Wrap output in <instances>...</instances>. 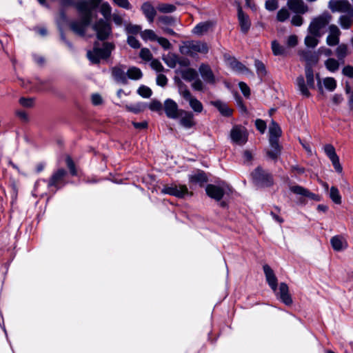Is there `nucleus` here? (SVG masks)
Returning <instances> with one entry per match:
<instances>
[{
	"mask_svg": "<svg viewBox=\"0 0 353 353\" xmlns=\"http://www.w3.org/2000/svg\"><path fill=\"white\" fill-rule=\"evenodd\" d=\"M219 112L224 117H229L232 113V110L224 102L221 101H215L211 103Z\"/></svg>",
	"mask_w": 353,
	"mask_h": 353,
	"instance_id": "a878e982",
	"label": "nucleus"
},
{
	"mask_svg": "<svg viewBox=\"0 0 353 353\" xmlns=\"http://www.w3.org/2000/svg\"><path fill=\"white\" fill-rule=\"evenodd\" d=\"M137 93L143 98H149L152 95V90L145 85H141L137 90Z\"/></svg>",
	"mask_w": 353,
	"mask_h": 353,
	"instance_id": "49530a36",
	"label": "nucleus"
},
{
	"mask_svg": "<svg viewBox=\"0 0 353 353\" xmlns=\"http://www.w3.org/2000/svg\"><path fill=\"white\" fill-rule=\"evenodd\" d=\"M163 60L170 68H174L179 62L178 57L173 53H168L163 57Z\"/></svg>",
	"mask_w": 353,
	"mask_h": 353,
	"instance_id": "72a5a7b5",
	"label": "nucleus"
},
{
	"mask_svg": "<svg viewBox=\"0 0 353 353\" xmlns=\"http://www.w3.org/2000/svg\"><path fill=\"white\" fill-rule=\"evenodd\" d=\"M239 88H240L241 92H243V94L245 97H249L250 94L249 87L243 82H240L239 83Z\"/></svg>",
	"mask_w": 353,
	"mask_h": 353,
	"instance_id": "774afa93",
	"label": "nucleus"
},
{
	"mask_svg": "<svg viewBox=\"0 0 353 353\" xmlns=\"http://www.w3.org/2000/svg\"><path fill=\"white\" fill-rule=\"evenodd\" d=\"M141 10L149 22L152 23L156 16V10L154 7L149 3H145L143 4Z\"/></svg>",
	"mask_w": 353,
	"mask_h": 353,
	"instance_id": "c85d7f7f",
	"label": "nucleus"
},
{
	"mask_svg": "<svg viewBox=\"0 0 353 353\" xmlns=\"http://www.w3.org/2000/svg\"><path fill=\"white\" fill-rule=\"evenodd\" d=\"M331 21L332 16L328 12H323L313 18L307 28L308 33L321 37L324 34L325 28Z\"/></svg>",
	"mask_w": 353,
	"mask_h": 353,
	"instance_id": "7ed1b4c3",
	"label": "nucleus"
},
{
	"mask_svg": "<svg viewBox=\"0 0 353 353\" xmlns=\"http://www.w3.org/2000/svg\"><path fill=\"white\" fill-rule=\"evenodd\" d=\"M255 67L258 73V75L260 77H263L265 74V68L264 64L260 61H255Z\"/></svg>",
	"mask_w": 353,
	"mask_h": 353,
	"instance_id": "603ef678",
	"label": "nucleus"
},
{
	"mask_svg": "<svg viewBox=\"0 0 353 353\" xmlns=\"http://www.w3.org/2000/svg\"><path fill=\"white\" fill-rule=\"evenodd\" d=\"M100 0H79L76 3V8L80 14V21L71 23L70 28L76 34L83 35L88 26L97 16L96 9Z\"/></svg>",
	"mask_w": 353,
	"mask_h": 353,
	"instance_id": "f257e3e1",
	"label": "nucleus"
},
{
	"mask_svg": "<svg viewBox=\"0 0 353 353\" xmlns=\"http://www.w3.org/2000/svg\"><path fill=\"white\" fill-rule=\"evenodd\" d=\"M93 30L96 32L97 38L101 40L106 39L111 34L110 23L103 19H99L92 26Z\"/></svg>",
	"mask_w": 353,
	"mask_h": 353,
	"instance_id": "0eeeda50",
	"label": "nucleus"
},
{
	"mask_svg": "<svg viewBox=\"0 0 353 353\" xmlns=\"http://www.w3.org/2000/svg\"><path fill=\"white\" fill-rule=\"evenodd\" d=\"M112 8L107 2L103 3L100 7V12L105 18V21H109L111 15Z\"/></svg>",
	"mask_w": 353,
	"mask_h": 353,
	"instance_id": "58836bf2",
	"label": "nucleus"
},
{
	"mask_svg": "<svg viewBox=\"0 0 353 353\" xmlns=\"http://www.w3.org/2000/svg\"><path fill=\"white\" fill-rule=\"evenodd\" d=\"M227 190H230L228 185H223L222 186H216L214 185H208L205 189L207 194L217 201L221 199Z\"/></svg>",
	"mask_w": 353,
	"mask_h": 353,
	"instance_id": "9b49d317",
	"label": "nucleus"
},
{
	"mask_svg": "<svg viewBox=\"0 0 353 353\" xmlns=\"http://www.w3.org/2000/svg\"><path fill=\"white\" fill-rule=\"evenodd\" d=\"M126 74L127 78L128 77L132 80H139L143 76L141 70L139 68L134 66L130 67L126 72Z\"/></svg>",
	"mask_w": 353,
	"mask_h": 353,
	"instance_id": "2f4dec72",
	"label": "nucleus"
},
{
	"mask_svg": "<svg viewBox=\"0 0 353 353\" xmlns=\"http://www.w3.org/2000/svg\"><path fill=\"white\" fill-rule=\"evenodd\" d=\"M161 192L163 194H170L178 198H183L187 194L192 195V193L188 191L186 185H178L174 183L164 185L161 190Z\"/></svg>",
	"mask_w": 353,
	"mask_h": 353,
	"instance_id": "423d86ee",
	"label": "nucleus"
},
{
	"mask_svg": "<svg viewBox=\"0 0 353 353\" xmlns=\"http://www.w3.org/2000/svg\"><path fill=\"white\" fill-rule=\"evenodd\" d=\"M290 13L285 8H283L279 10L276 15V19L279 21L283 22L288 19Z\"/></svg>",
	"mask_w": 353,
	"mask_h": 353,
	"instance_id": "8fccbe9b",
	"label": "nucleus"
},
{
	"mask_svg": "<svg viewBox=\"0 0 353 353\" xmlns=\"http://www.w3.org/2000/svg\"><path fill=\"white\" fill-rule=\"evenodd\" d=\"M112 75L114 79L119 83L126 84L128 78L126 72L121 67H114L112 69Z\"/></svg>",
	"mask_w": 353,
	"mask_h": 353,
	"instance_id": "aec40b11",
	"label": "nucleus"
},
{
	"mask_svg": "<svg viewBox=\"0 0 353 353\" xmlns=\"http://www.w3.org/2000/svg\"><path fill=\"white\" fill-rule=\"evenodd\" d=\"M325 65L330 72H334L339 70V63L337 60L330 58L325 61Z\"/></svg>",
	"mask_w": 353,
	"mask_h": 353,
	"instance_id": "4c0bfd02",
	"label": "nucleus"
},
{
	"mask_svg": "<svg viewBox=\"0 0 353 353\" xmlns=\"http://www.w3.org/2000/svg\"><path fill=\"white\" fill-rule=\"evenodd\" d=\"M341 32L335 24L328 26V34L326 37V43L329 46H335L339 43Z\"/></svg>",
	"mask_w": 353,
	"mask_h": 353,
	"instance_id": "9d476101",
	"label": "nucleus"
},
{
	"mask_svg": "<svg viewBox=\"0 0 353 353\" xmlns=\"http://www.w3.org/2000/svg\"><path fill=\"white\" fill-rule=\"evenodd\" d=\"M163 109L166 116L170 119L178 118L181 110L178 108L176 103L170 99H168L164 101Z\"/></svg>",
	"mask_w": 353,
	"mask_h": 353,
	"instance_id": "f8f14e48",
	"label": "nucleus"
},
{
	"mask_svg": "<svg viewBox=\"0 0 353 353\" xmlns=\"http://www.w3.org/2000/svg\"><path fill=\"white\" fill-rule=\"evenodd\" d=\"M342 73L350 78H353V67L347 65L343 68Z\"/></svg>",
	"mask_w": 353,
	"mask_h": 353,
	"instance_id": "69168bd1",
	"label": "nucleus"
},
{
	"mask_svg": "<svg viewBox=\"0 0 353 353\" xmlns=\"http://www.w3.org/2000/svg\"><path fill=\"white\" fill-rule=\"evenodd\" d=\"M269 133V141H271L272 139H273L274 141H278V138L281 134V130L276 123L272 121L270 125Z\"/></svg>",
	"mask_w": 353,
	"mask_h": 353,
	"instance_id": "7c9ffc66",
	"label": "nucleus"
},
{
	"mask_svg": "<svg viewBox=\"0 0 353 353\" xmlns=\"http://www.w3.org/2000/svg\"><path fill=\"white\" fill-rule=\"evenodd\" d=\"M141 37L144 41H156L158 36L152 30H145L141 32Z\"/></svg>",
	"mask_w": 353,
	"mask_h": 353,
	"instance_id": "ea45409f",
	"label": "nucleus"
},
{
	"mask_svg": "<svg viewBox=\"0 0 353 353\" xmlns=\"http://www.w3.org/2000/svg\"><path fill=\"white\" fill-rule=\"evenodd\" d=\"M329 196L330 199L336 204H341V196L340 194L339 189L335 186H332L330 192Z\"/></svg>",
	"mask_w": 353,
	"mask_h": 353,
	"instance_id": "473e14b6",
	"label": "nucleus"
},
{
	"mask_svg": "<svg viewBox=\"0 0 353 353\" xmlns=\"http://www.w3.org/2000/svg\"><path fill=\"white\" fill-rule=\"evenodd\" d=\"M329 8L333 12H349L351 5L347 1H331L329 2Z\"/></svg>",
	"mask_w": 353,
	"mask_h": 353,
	"instance_id": "2eb2a0df",
	"label": "nucleus"
},
{
	"mask_svg": "<svg viewBox=\"0 0 353 353\" xmlns=\"http://www.w3.org/2000/svg\"><path fill=\"white\" fill-rule=\"evenodd\" d=\"M324 152L332 161L335 170L338 172H341L342 167L339 163V159L337 156L335 149L331 144H327L324 146Z\"/></svg>",
	"mask_w": 353,
	"mask_h": 353,
	"instance_id": "ddd939ff",
	"label": "nucleus"
},
{
	"mask_svg": "<svg viewBox=\"0 0 353 353\" xmlns=\"http://www.w3.org/2000/svg\"><path fill=\"white\" fill-rule=\"evenodd\" d=\"M19 103L26 108H31L34 105V99L32 98L22 97L19 99Z\"/></svg>",
	"mask_w": 353,
	"mask_h": 353,
	"instance_id": "6e6d98bb",
	"label": "nucleus"
},
{
	"mask_svg": "<svg viewBox=\"0 0 353 353\" xmlns=\"http://www.w3.org/2000/svg\"><path fill=\"white\" fill-rule=\"evenodd\" d=\"M139 57L145 61H149L152 59V54L148 48H143L139 52Z\"/></svg>",
	"mask_w": 353,
	"mask_h": 353,
	"instance_id": "de8ad7c7",
	"label": "nucleus"
},
{
	"mask_svg": "<svg viewBox=\"0 0 353 353\" xmlns=\"http://www.w3.org/2000/svg\"><path fill=\"white\" fill-rule=\"evenodd\" d=\"M125 30L128 34H133L139 33L141 28L139 26L129 24L126 26Z\"/></svg>",
	"mask_w": 353,
	"mask_h": 353,
	"instance_id": "4d7b16f0",
	"label": "nucleus"
},
{
	"mask_svg": "<svg viewBox=\"0 0 353 353\" xmlns=\"http://www.w3.org/2000/svg\"><path fill=\"white\" fill-rule=\"evenodd\" d=\"M333 249L336 251H341L347 246L345 239L340 236H334L330 240Z\"/></svg>",
	"mask_w": 353,
	"mask_h": 353,
	"instance_id": "b1692460",
	"label": "nucleus"
},
{
	"mask_svg": "<svg viewBox=\"0 0 353 353\" xmlns=\"http://www.w3.org/2000/svg\"><path fill=\"white\" fill-rule=\"evenodd\" d=\"M197 76L196 71L192 68H188L184 70L181 72V77L183 79L186 81H193L196 79Z\"/></svg>",
	"mask_w": 353,
	"mask_h": 353,
	"instance_id": "c9c22d12",
	"label": "nucleus"
},
{
	"mask_svg": "<svg viewBox=\"0 0 353 353\" xmlns=\"http://www.w3.org/2000/svg\"><path fill=\"white\" fill-rule=\"evenodd\" d=\"M212 26L213 23L210 21L201 22L193 28L192 33L198 36H201L208 32Z\"/></svg>",
	"mask_w": 353,
	"mask_h": 353,
	"instance_id": "4be33fe9",
	"label": "nucleus"
},
{
	"mask_svg": "<svg viewBox=\"0 0 353 353\" xmlns=\"http://www.w3.org/2000/svg\"><path fill=\"white\" fill-rule=\"evenodd\" d=\"M191 108L197 113L203 111V107L202 103L194 97L188 101Z\"/></svg>",
	"mask_w": 353,
	"mask_h": 353,
	"instance_id": "a19ab883",
	"label": "nucleus"
},
{
	"mask_svg": "<svg viewBox=\"0 0 353 353\" xmlns=\"http://www.w3.org/2000/svg\"><path fill=\"white\" fill-rule=\"evenodd\" d=\"M255 125L256 128L261 132L263 133L266 129L265 123L261 119L256 120Z\"/></svg>",
	"mask_w": 353,
	"mask_h": 353,
	"instance_id": "338daca9",
	"label": "nucleus"
},
{
	"mask_svg": "<svg viewBox=\"0 0 353 353\" xmlns=\"http://www.w3.org/2000/svg\"><path fill=\"white\" fill-rule=\"evenodd\" d=\"M127 42H128V45L130 47H132V48L137 49V48H139L141 46V44H140L139 40L133 36L129 35L128 37Z\"/></svg>",
	"mask_w": 353,
	"mask_h": 353,
	"instance_id": "864d4df0",
	"label": "nucleus"
},
{
	"mask_svg": "<svg viewBox=\"0 0 353 353\" xmlns=\"http://www.w3.org/2000/svg\"><path fill=\"white\" fill-rule=\"evenodd\" d=\"M270 145L267 155L272 159H276L281 154V147L279 145L278 141H274L273 139L270 141Z\"/></svg>",
	"mask_w": 353,
	"mask_h": 353,
	"instance_id": "412c9836",
	"label": "nucleus"
},
{
	"mask_svg": "<svg viewBox=\"0 0 353 353\" xmlns=\"http://www.w3.org/2000/svg\"><path fill=\"white\" fill-rule=\"evenodd\" d=\"M181 53L187 55H194L197 52L207 53L208 52V47L205 43L201 41H187L180 48Z\"/></svg>",
	"mask_w": 353,
	"mask_h": 353,
	"instance_id": "39448f33",
	"label": "nucleus"
},
{
	"mask_svg": "<svg viewBox=\"0 0 353 353\" xmlns=\"http://www.w3.org/2000/svg\"><path fill=\"white\" fill-rule=\"evenodd\" d=\"M288 6L291 10L296 13L303 14L308 10L307 6L303 0H289Z\"/></svg>",
	"mask_w": 353,
	"mask_h": 353,
	"instance_id": "a211bd4d",
	"label": "nucleus"
},
{
	"mask_svg": "<svg viewBox=\"0 0 353 353\" xmlns=\"http://www.w3.org/2000/svg\"><path fill=\"white\" fill-rule=\"evenodd\" d=\"M348 54V48L346 44L342 43L336 49V55L339 59L345 57Z\"/></svg>",
	"mask_w": 353,
	"mask_h": 353,
	"instance_id": "79ce46f5",
	"label": "nucleus"
},
{
	"mask_svg": "<svg viewBox=\"0 0 353 353\" xmlns=\"http://www.w3.org/2000/svg\"><path fill=\"white\" fill-rule=\"evenodd\" d=\"M179 117L180 123L185 128H190L194 125L192 113L185 110H181Z\"/></svg>",
	"mask_w": 353,
	"mask_h": 353,
	"instance_id": "6ab92c4d",
	"label": "nucleus"
},
{
	"mask_svg": "<svg viewBox=\"0 0 353 353\" xmlns=\"http://www.w3.org/2000/svg\"><path fill=\"white\" fill-rule=\"evenodd\" d=\"M230 138L233 143L242 145L248 141V133L243 128L235 126L230 132Z\"/></svg>",
	"mask_w": 353,
	"mask_h": 353,
	"instance_id": "1a4fd4ad",
	"label": "nucleus"
},
{
	"mask_svg": "<svg viewBox=\"0 0 353 353\" xmlns=\"http://www.w3.org/2000/svg\"><path fill=\"white\" fill-rule=\"evenodd\" d=\"M149 108L152 111H160L162 108V104L157 100H153L150 103Z\"/></svg>",
	"mask_w": 353,
	"mask_h": 353,
	"instance_id": "680f3d73",
	"label": "nucleus"
},
{
	"mask_svg": "<svg viewBox=\"0 0 353 353\" xmlns=\"http://www.w3.org/2000/svg\"><path fill=\"white\" fill-rule=\"evenodd\" d=\"M156 41L165 50L170 49L172 46L170 41L164 37H158Z\"/></svg>",
	"mask_w": 353,
	"mask_h": 353,
	"instance_id": "13d9d810",
	"label": "nucleus"
},
{
	"mask_svg": "<svg viewBox=\"0 0 353 353\" xmlns=\"http://www.w3.org/2000/svg\"><path fill=\"white\" fill-rule=\"evenodd\" d=\"M339 23L343 29L347 30L350 28L353 23V19L351 17L341 15L339 18Z\"/></svg>",
	"mask_w": 353,
	"mask_h": 353,
	"instance_id": "f704fd0d",
	"label": "nucleus"
},
{
	"mask_svg": "<svg viewBox=\"0 0 353 353\" xmlns=\"http://www.w3.org/2000/svg\"><path fill=\"white\" fill-rule=\"evenodd\" d=\"M272 50L276 56L283 55L285 53V48L281 46L276 41L272 42Z\"/></svg>",
	"mask_w": 353,
	"mask_h": 353,
	"instance_id": "37998d69",
	"label": "nucleus"
},
{
	"mask_svg": "<svg viewBox=\"0 0 353 353\" xmlns=\"http://www.w3.org/2000/svg\"><path fill=\"white\" fill-rule=\"evenodd\" d=\"M125 109L129 112H132L137 114V113H139V112L143 111L144 105L142 103H138L136 105H125Z\"/></svg>",
	"mask_w": 353,
	"mask_h": 353,
	"instance_id": "09e8293b",
	"label": "nucleus"
},
{
	"mask_svg": "<svg viewBox=\"0 0 353 353\" xmlns=\"http://www.w3.org/2000/svg\"><path fill=\"white\" fill-rule=\"evenodd\" d=\"M319 37L314 34H308L305 37L304 42L306 46L309 48H315L319 43Z\"/></svg>",
	"mask_w": 353,
	"mask_h": 353,
	"instance_id": "e433bc0d",
	"label": "nucleus"
},
{
	"mask_svg": "<svg viewBox=\"0 0 353 353\" xmlns=\"http://www.w3.org/2000/svg\"><path fill=\"white\" fill-rule=\"evenodd\" d=\"M157 9L159 12L163 13H170L175 10L176 8L172 4H159L157 7Z\"/></svg>",
	"mask_w": 353,
	"mask_h": 353,
	"instance_id": "a18cd8bd",
	"label": "nucleus"
},
{
	"mask_svg": "<svg viewBox=\"0 0 353 353\" xmlns=\"http://www.w3.org/2000/svg\"><path fill=\"white\" fill-rule=\"evenodd\" d=\"M265 8L269 11H274L279 7L277 0H268L265 4Z\"/></svg>",
	"mask_w": 353,
	"mask_h": 353,
	"instance_id": "5fc2aeb1",
	"label": "nucleus"
},
{
	"mask_svg": "<svg viewBox=\"0 0 353 353\" xmlns=\"http://www.w3.org/2000/svg\"><path fill=\"white\" fill-rule=\"evenodd\" d=\"M263 268L266 281L268 282L271 289L274 292H276L277 290V279L274 273V271L268 265H263Z\"/></svg>",
	"mask_w": 353,
	"mask_h": 353,
	"instance_id": "dca6fc26",
	"label": "nucleus"
},
{
	"mask_svg": "<svg viewBox=\"0 0 353 353\" xmlns=\"http://www.w3.org/2000/svg\"><path fill=\"white\" fill-rule=\"evenodd\" d=\"M159 22L165 26H172L176 22V19L168 16H163L159 18Z\"/></svg>",
	"mask_w": 353,
	"mask_h": 353,
	"instance_id": "3c124183",
	"label": "nucleus"
},
{
	"mask_svg": "<svg viewBox=\"0 0 353 353\" xmlns=\"http://www.w3.org/2000/svg\"><path fill=\"white\" fill-rule=\"evenodd\" d=\"M290 191L293 193L299 195H301L307 198H310L314 201H320V196L316 195L312 192H310L308 190L299 186V185H293L290 188Z\"/></svg>",
	"mask_w": 353,
	"mask_h": 353,
	"instance_id": "f3484780",
	"label": "nucleus"
},
{
	"mask_svg": "<svg viewBox=\"0 0 353 353\" xmlns=\"http://www.w3.org/2000/svg\"><path fill=\"white\" fill-rule=\"evenodd\" d=\"M274 292L276 293V297L286 305H290L292 303V299L289 293L288 286L286 283H280L279 291Z\"/></svg>",
	"mask_w": 353,
	"mask_h": 353,
	"instance_id": "4468645a",
	"label": "nucleus"
},
{
	"mask_svg": "<svg viewBox=\"0 0 353 353\" xmlns=\"http://www.w3.org/2000/svg\"><path fill=\"white\" fill-rule=\"evenodd\" d=\"M189 180L190 182L192 183H198L202 185L204 183L207 181V178L203 172H197L195 174L190 175Z\"/></svg>",
	"mask_w": 353,
	"mask_h": 353,
	"instance_id": "c756f323",
	"label": "nucleus"
},
{
	"mask_svg": "<svg viewBox=\"0 0 353 353\" xmlns=\"http://www.w3.org/2000/svg\"><path fill=\"white\" fill-rule=\"evenodd\" d=\"M114 48V46L112 43H104L102 48L94 47L93 50L88 52L87 56L92 63H97L100 59L109 57Z\"/></svg>",
	"mask_w": 353,
	"mask_h": 353,
	"instance_id": "20e7f679",
	"label": "nucleus"
},
{
	"mask_svg": "<svg viewBox=\"0 0 353 353\" xmlns=\"http://www.w3.org/2000/svg\"><path fill=\"white\" fill-rule=\"evenodd\" d=\"M227 64L234 71L240 73L248 72V69L234 58L227 59Z\"/></svg>",
	"mask_w": 353,
	"mask_h": 353,
	"instance_id": "cd10ccee",
	"label": "nucleus"
},
{
	"mask_svg": "<svg viewBox=\"0 0 353 353\" xmlns=\"http://www.w3.org/2000/svg\"><path fill=\"white\" fill-rule=\"evenodd\" d=\"M66 172L63 169H59L57 172H55L48 182L49 187H57L63 180L64 176L65 175Z\"/></svg>",
	"mask_w": 353,
	"mask_h": 353,
	"instance_id": "5701e85b",
	"label": "nucleus"
},
{
	"mask_svg": "<svg viewBox=\"0 0 353 353\" xmlns=\"http://www.w3.org/2000/svg\"><path fill=\"white\" fill-rule=\"evenodd\" d=\"M238 19L241 30L244 32H247L250 27V21L248 15L243 12L241 8L238 10Z\"/></svg>",
	"mask_w": 353,
	"mask_h": 353,
	"instance_id": "393cba45",
	"label": "nucleus"
},
{
	"mask_svg": "<svg viewBox=\"0 0 353 353\" xmlns=\"http://www.w3.org/2000/svg\"><path fill=\"white\" fill-rule=\"evenodd\" d=\"M150 66L153 70H156L157 72H161L164 70L163 65L157 59L152 60L150 63Z\"/></svg>",
	"mask_w": 353,
	"mask_h": 353,
	"instance_id": "bf43d9fd",
	"label": "nucleus"
},
{
	"mask_svg": "<svg viewBox=\"0 0 353 353\" xmlns=\"http://www.w3.org/2000/svg\"><path fill=\"white\" fill-rule=\"evenodd\" d=\"M323 82L325 88L329 91H333L336 87V81L332 77H326Z\"/></svg>",
	"mask_w": 353,
	"mask_h": 353,
	"instance_id": "c03bdc74",
	"label": "nucleus"
},
{
	"mask_svg": "<svg viewBox=\"0 0 353 353\" xmlns=\"http://www.w3.org/2000/svg\"><path fill=\"white\" fill-rule=\"evenodd\" d=\"M91 101L93 105H99L102 104L103 99L101 96L97 93H94L91 96Z\"/></svg>",
	"mask_w": 353,
	"mask_h": 353,
	"instance_id": "e2e57ef3",
	"label": "nucleus"
},
{
	"mask_svg": "<svg viewBox=\"0 0 353 353\" xmlns=\"http://www.w3.org/2000/svg\"><path fill=\"white\" fill-rule=\"evenodd\" d=\"M303 58L307 63V66L305 67L306 83L303 77L300 76L296 79V85L301 93L303 96L308 97L310 95L309 88H314V73L310 65L316 63L319 61V57L316 54L305 52Z\"/></svg>",
	"mask_w": 353,
	"mask_h": 353,
	"instance_id": "f03ea898",
	"label": "nucleus"
},
{
	"mask_svg": "<svg viewBox=\"0 0 353 353\" xmlns=\"http://www.w3.org/2000/svg\"><path fill=\"white\" fill-rule=\"evenodd\" d=\"M199 72L203 79L208 82L212 83L214 82V77L210 69L207 65H201L199 68Z\"/></svg>",
	"mask_w": 353,
	"mask_h": 353,
	"instance_id": "bb28decb",
	"label": "nucleus"
},
{
	"mask_svg": "<svg viewBox=\"0 0 353 353\" xmlns=\"http://www.w3.org/2000/svg\"><path fill=\"white\" fill-rule=\"evenodd\" d=\"M167 83H168V79L164 74H158V76L157 77V83L158 85L163 87L167 84Z\"/></svg>",
	"mask_w": 353,
	"mask_h": 353,
	"instance_id": "0e129e2a",
	"label": "nucleus"
},
{
	"mask_svg": "<svg viewBox=\"0 0 353 353\" xmlns=\"http://www.w3.org/2000/svg\"><path fill=\"white\" fill-rule=\"evenodd\" d=\"M252 179L254 183L259 186H269L272 183L271 175L260 168H256L254 171L252 173Z\"/></svg>",
	"mask_w": 353,
	"mask_h": 353,
	"instance_id": "6e6552de",
	"label": "nucleus"
},
{
	"mask_svg": "<svg viewBox=\"0 0 353 353\" xmlns=\"http://www.w3.org/2000/svg\"><path fill=\"white\" fill-rule=\"evenodd\" d=\"M287 46L290 48L296 46L298 43V38L296 35L292 34L288 37L286 41Z\"/></svg>",
	"mask_w": 353,
	"mask_h": 353,
	"instance_id": "052dcab7",
	"label": "nucleus"
}]
</instances>
